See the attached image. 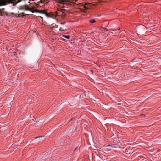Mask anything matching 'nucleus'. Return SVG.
I'll return each instance as SVG.
<instances>
[{"instance_id":"nucleus-3","label":"nucleus","mask_w":161,"mask_h":161,"mask_svg":"<svg viewBox=\"0 0 161 161\" xmlns=\"http://www.w3.org/2000/svg\"><path fill=\"white\" fill-rule=\"evenodd\" d=\"M49 2V0H40L39 1L37 2V3L36 5L37 6L40 5L41 6H43L42 4H45Z\"/></svg>"},{"instance_id":"nucleus-12","label":"nucleus","mask_w":161,"mask_h":161,"mask_svg":"<svg viewBox=\"0 0 161 161\" xmlns=\"http://www.w3.org/2000/svg\"><path fill=\"white\" fill-rule=\"evenodd\" d=\"M54 0L56 1V2H58V3H62V0Z\"/></svg>"},{"instance_id":"nucleus-13","label":"nucleus","mask_w":161,"mask_h":161,"mask_svg":"<svg viewBox=\"0 0 161 161\" xmlns=\"http://www.w3.org/2000/svg\"><path fill=\"white\" fill-rule=\"evenodd\" d=\"M1 12H4V11H4V8H3V9H1ZM1 16H2V14H1Z\"/></svg>"},{"instance_id":"nucleus-16","label":"nucleus","mask_w":161,"mask_h":161,"mask_svg":"<svg viewBox=\"0 0 161 161\" xmlns=\"http://www.w3.org/2000/svg\"><path fill=\"white\" fill-rule=\"evenodd\" d=\"M61 7L62 8H63L64 7V6H61Z\"/></svg>"},{"instance_id":"nucleus-19","label":"nucleus","mask_w":161,"mask_h":161,"mask_svg":"<svg viewBox=\"0 0 161 161\" xmlns=\"http://www.w3.org/2000/svg\"><path fill=\"white\" fill-rule=\"evenodd\" d=\"M28 3H29L30 4H31V3L29 2Z\"/></svg>"},{"instance_id":"nucleus-1","label":"nucleus","mask_w":161,"mask_h":161,"mask_svg":"<svg viewBox=\"0 0 161 161\" xmlns=\"http://www.w3.org/2000/svg\"><path fill=\"white\" fill-rule=\"evenodd\" d=\"M22 0H0V6L5 5L7 4L11 3L13 6L16 5L17 4L21 1Z\"/></svg>"},{"instance_id":"nucleus-10","label":"nucleus","mask_w":161,"mask_h":161,"mask_svg":"<svg viewBox=\"0 0 161 161\" xmlns=\"http://www.w3.org/2000/svg\"><path fill=\"white\" fill-rule=\"evenodd\" d=\"M63 36L68 39H69L70 38V36H69L63 35Z\"/></svg>"},{"instance_id":"nucleus-4","label":"nucleus","mask_w":161,"mask_h":161,"mask_svg":"<svg viewBox=\"0 0 161 161\" xmlns=\"http://www.w3.org/2000/svg\"><path fill=\"white\" fill-rule=\"evenodd\" d=\"M63 10H65V9L61 8L58 9L57 11L56 12V15L54 16H56L57 15H61V14L59 13V12H62V15L64 17L65 16V15L64 13L63 12Z\"/></svg>"},{"instance_id":"nucleus-18","label":"nucleus","mask_w":161,"mask_h":161,"mask_svg":"<svg viewBox=\"0 0 161 161\" xmlns=\"http://www.w3.org/2000/svg\"><path fill=\"white\" fill-rule=\"evenodd\" d=\"M40 17L41 18H42V17H41V16H40Z\"/></svg>"},{"instance_id":"nucleus-15","label":"nucleus","mask_w":161,"mask_h":161,"mask_svg":"<svg viewBox=\"0 0 161 161\" xmlns=\"http://www.w3.org/2000/svg\"><path fill=\"white\" fill-rule=\"evenodd\" d=\"M42 138V137H37L36 138V139H38V138H39V140H40V138Z\"/></svg>"},{"instance_id":"nucleus-20","label":"nucleus","mask_w":161,"mask_h":161,"mask_svg":"<svg viewBox=\"0 0 161 161\" xmlns=\"http://www.w3.org/2000/svg\"><path fill=\"white\" fill-rule=\"evenodd\" d=\"M65 11V10H63V11Z\"/></svg>"},{"instance_id":"nucleus-9","label":"nucleus","mask_w":161,"mask_h":161,"mask_svg":"<svg viewBox=\"0 0 161 161\" xmlns=\"http://www.w3.org/2000/svg\"><path fill=\"white\" fill-rule=\"evenodd\" d=\"M89 22L91 23H93L96 22V21L95 19H91L90 20Z\"/></svg>"},{"instance_id":"nucleus-11","label":"nucleus","mask_w":161,"mask_h":161,"mask_svg":"<svg viewBox=\"0 0 161 161\" xmlns=\"http://www.w3.org/2000/svg\"><path fill=\"white\" fill-rule=\"evenodd\" d=\"M69 0H62V4H65V3H64L65 2H67Z\"/></svg>"},{"instance_id":"nucleus-5","label":"nucleus","mask_w":161,"mask_h":161,"mask_svg":"<svg viewBox=\"0 0 161 161\" xmlns=\"http://www.w3.org/2000/svg\"><path fill=\"white\" fill-rule=\"evenodd\" d=\"M28 7L27 5L26 4H25L23 6H20L18 8V9L19 10H24L25 9L26 10V8H28Z\"/></svg>"},{"instance_id":"nucleus-8","label":"nucleus","mask_w":161,"mask_h":161,"mask_svg":"<svg viewBox=\"0 0 161 161\" xmlns=\"http://www.w3.org/2000/svg\"><path fill=\"white\" fill-rule=\"evenodd\" d=\"M105 147L107 148V149H110V150H111V146L110 145H107Z\"/></svg>"},{"instance_id":"nucleus-2","label":"nucleus","mask_w":161,"mask_h":161,"mask_svg":"<svg viewBox=\"0 0 161 161\" xmlns=\"http://www.w3.org/2000/svg\"><path fill=\"white\" fill-rule=\"evenodd\" d=\"M35 11V12L44 14L45 15V16L47 17H53V15L52 13H48L46 12L45 10H36Z\"/></svg>"},{"instance_id":"nucleus-21","label":"nucleus","mask_w":161,"mask_h":161,"mask_svg":"<svg viewBox=\"0 0 161 161\" xmlns=\"http://www.w3.org/2000/svg\"><path fill=\"white\" fill-rule=\"evenodd\" d=\"M76 149H77V147L75 149V150Z\"/></svg>"},{"instance_id":"nucleus-7","label":"nucleus","mask_w":161,"mask_h":161,"mask_svg":"<svg viewBox=\"0 0 161 161\" xmlns=\"http://www.w3.org/2000/svg\"><path fill=\"white\" fill-rule=\"evenodd\" d=\"M36 10V9L34 10V9L33 8H30L28 7V8H26V10L29 11H31L32 12H35V11Z\"/></svg>"},{"instance_id":"nucleus-14","label":"nucleus","mask_w":161,"mask_h":161,"mask_svg":"<svg viewBox=\"0 0 161 161\" xmlns=\"http://www.w3.org/2000/svg\"><path fill=\"white\" fill-rule=\"evenodd\" d=\"M84 8L86 9H88V8H87L86 6H84Z\"/></svg>"},{"instance_id":"nucleus-6","label":"nucleus","mask_w":161,"mask_h":161,"mask_svg":"<svg viewBox=\"0 0 161 161\" xmlns=\"http://www.w3.org/2000/svg\"><path fill=\"white\" fill-rule=\"evenodd\" d=\"M24 14L25 13H24L22 12L18 14H14V15L16 16V17H22L25 15Z\"/></svg>"},{"instance_id":"nucleus-17","label":"nucleus","mask_w":161,"mask_h":161,"mask_svg":"<svg viewBox=\"0 0 161 161\" xmlns=\"http://www.w3.org/2000/svg\"><path fill=\"white\" fill-rule=\"evenodd\" d=\"M0 13L1 14V9H0Z\"/></svg>"}]
</instances>
